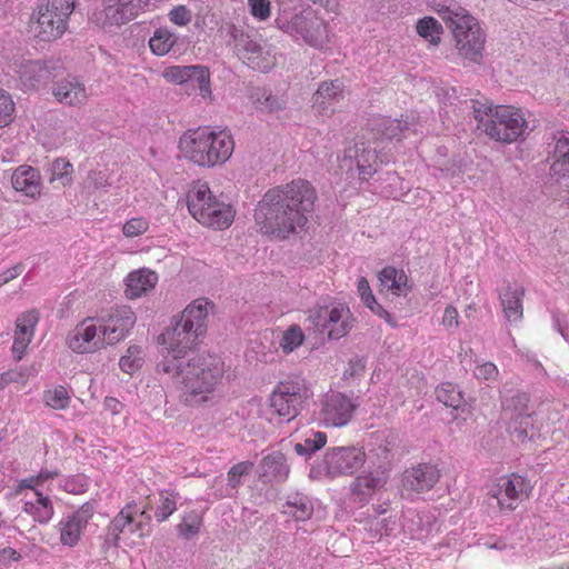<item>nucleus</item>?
Here are the masks:
<instances>
[{"label": "nucleus", "mask_w": 569, "mask_h": 569, "mask_svg": "<svg viewBox=\"0 0 569 569\" xmlns=\"http://www.w3.org/2000/svg\"><path fill=\"white\" fill-rule=\"evenodd\" d=\"M357 292L361 299V302L370 309L375 315L385 318L386 320L390 319V315L386 311L376 300L375 295L372 293L369 281L365 277H360L357 281Z\"/></svg>", "instance_id": "79ce46f5"}, {"label": "nucleus", "mask_w": 569, "mask_h": 569, "mask_svg": "<svg viewBox=\"0 0 569 569\" xmlns=\"http://www.w3.org/2000/svg\"><path fill=\"white\" fill-rule=\"evenodd\" d=\"M375 128L377 133L380 134V139L387 140H401L409 138L417 133V123L413 117L406 116L401 119H387L379 118L375 121Z\"/></svg>", "instance_id": "bb28decb"}, {"label": "nucleus", "mask_w": 569, "mask_h": 569, "mask_svg": "<svg viewBox=\"0 0 569 569\" xmlns=\"http://www.w3.org/2000/svg\"><path fill=\"white\" fill-rule=\"evenodd\" d=\"M343 100L341 83L336 81H325L320 83L313 94L312 107L320 116L330 117Z\"/></svg>", "instance_id": "393cba45"}, {"label": "nucleus", "mask_w": 569, "mask_h": 569, "mask_svg": "<svg viewBox=\"0 0 569 569\" xmlns=\"http://www.w3.org/2000/svg\"><path fill=\"white\" fill-rule=\"evenodd\" d=\"M390 478V467H378L358 475L350 485L353 500L361 506L367 505L371 498L383 490Z\"/></svg>", "instance_id": "f3484780"}, {"label": "nucleus", "mask_w": 569, "mask_h": 569, "mask_svg": "<svg viewBox=\"0 0 569 569\" xmlns=\"http://www.w3.org/2000/svg\"><path fill=\"white\" fill-rule=\"evenodd\" d=\"M73 166L64 158H57L51 163L50 181H58L61 186H70L73 181Z\"/></svg>", "instance_id": "a18cd8bd"}, {"label": "nucleus", "mask_w": 569, "mask_h": 569, "mask_svg": "<svg viewBox=\"0 0 569 569\" xmlns=\"http://www.w3.org/2000/svg\"><path fill=\"white\" fill-rule=\"evenodd\" d=\"M11 183L16 191L32 199L41 193L40 171L31 166L21 164L16 168L11 176Z\"/></svg>", "instance_id": "c85d7f7f"}, {"label": "nucleus", "mask_w": 569, "mask_h": 569, "mask_svg": "<svg viewBox=\"0 0 569 569\" xmlns=\"http://www.w3.org/2000/svg\"><path fill=\"white\" fill-rule=\"evenodd\" d=\"M258 107L266 112H277L283 108V101L267 93L266 90L261 92V94L257 93L256 99Z\"/></svg>", "instance_id": "e2e57ef3"}, {"label": "nucleus", "mask_w": 569, "mask_h": 569, "mask_svg": "<svg viewBox=\"0 0 569 569\" xmlns=\"http://www.w3.org/2000/svg\"><path fill=\"white\" fill-rule=\"evenodd\" d=\"M150 0H103V9L93 13V21L101 26H121L150 8Z\"/></svg>", "instance_id": "ddd939ff"}, {"label": "nucleus", "mask_w": 569, "mask_h": 569, "mask_svg": "<svg viewBox=\"0 0 569 569\" xmlns=\"http://www.w3.org/2000/svg\"><path fill=\"white\" fill-rule=\"evenodd\" d=\"M317 200L315 187L305 179L269 189L257 203L254 222L262 234L288 239L302 230Z\"/></svg>", "instance_id": "f257e3e1"}, {"label": "nucleus", "mask_w": 569, "mask_h": 569, "mask_svg": "<svg viewBox=\"0 0 569 569\" xmlns=\"http://www.w3.org/2000/svg\"><path fill=\"white\" fill-rule=\"evenodd\" d=\"M10 67L26 88H36L39 83L48 80L50 77L48 66L38 60L19 58L14 59Z\"/></svg>", "instance_id": "cd10ccee"}, {"label": "nucleus", "mask_w": 569, "mask_h": 569, "mask_svg": "<svg viewBox=\"0 0 569 569\" xmlns=\"http://www.w3.org/2000/svg\"><path fill=\"white\" fill-rule=\"evenodd\" d=\"M52 94L59 103L78 108L84 106L89 98L86 84L72 76L56 82Z\"/></svg>", "instance_id": "b1692460"}, {"label": "nucleus", "mask_w": 569, "mask_h": 569, "mask_svg": "<svg viewBox=\"0 0 569 569\" xmlns=\"http://www.w3.org/2000/svg\"><path fill=\"white\" fill-rule=\"evenodd\" d=\"M453 40L461 58L476 63L480 62L486 41L481 27L471 31H458V34L453 36Z\"/></svg>", "instance_id": "a878e982"}, {"label": "nucleus", "mask_w": 569, "mask_h": 569, "mask_svg": "<svg viewBox=\"0 0 569 569\" xmlns=\"http://www.w3.org/2000/svg\"><path fill=\"white\" fill-rule=\"evenodd\" d=\"M178 42V37L167 27L157 28L149 39V48L154 56H167Z\"/></svg>", "instance_id": "58836bf2"}, {"label": "nucleus", "mask_w": 569, "mask_h": 569, "mask_svg": "<svg viewBox=\"0 0 569 569\" xmlns=\"http://www.w3.org/2000/svg\"><path fill=\"white\" fill-rule=\"evenodd\" d=\"M308 320L320 332H327L330 339H340L353 327L350 309L343 305L317 307L309 311Z\"/></svg>", "instance_id": "9d476101"}, {"label": "nucleus", "mask_w": 569, "mask_h": 569, "mask_svg": "<svg viewBox=\"0 0 569 569\" xmlns=\"http://www.w3.org/2000/svg\"><path fill=\"white\" fill-rule=\"evenodd\" d=\"M76 0H46L39 4L29 21V31L40 42L60 39L68 29Z\"/></svg>", "instance_id": "423d86ee"}, {"label": "nucleus", "mask_w": 569, "mask_h": 569, "mask_svg": "<svg viewBox=\"0 0 569 569\" xmlns=\"http://www.w3.org/2000/svg\"><path fill=\"white\" fill-rule=\"evenodd\" d=\"M473 113L478 128L498 142H516L527 129L525 113L513 106H480Z\"/></svg>", "instance_id": "20e7f679"}, {"label": "nucleus", "mask_w": 569, "mask_h": 569, "mask_svg": "<svg viewBox=\"0 0 569 569\" xmlns=\"http://www.w3.org/2000/svg\"><path fill=\"white\" fill-rule=\"evenodd\" d=\"M157 340L166 349L167 353L163 356V360L168 359L173 363H181V360L202 341L177 320L172 321L171 326L166 328Z\"/></svg>", "instance_id": "f8f14e48"}, {"label": "nucleus", "mask_w": 569, "mask_h": 569, "mask_svg": "<svg viewBox=\"0 0 569 569\" xmlns=\"http://www.w3.org/2000/svg\"><path fill=\"white\" fill-rule=\"evenodd\" d=\"M437 12L452 36L458 34V31H471L475 28H480L478 20L461 7H441L437 9Z\"/></svg>", "instance_id": "2f4dec72"}, {"label": "nucleus", "mask_w": 569, "mask_h": 569, "mask_svg": "<svg viewBox=\"0 0 569 569\" xmlns=\"http://www.w3.org/2000/svg\"><path fill=\"white\" fill-rule=\"evenodd\" d=\"M39 322V313L37 310H29L19 316L16 320V330L18 332H30L34 336V329Z\"/></svg>", "instance_id": "4d7b16f0"}, {"label": "nucleus", "mask_w": 569, "mask_h": 569, "mask_svg": "<svg viewBox=\"0 0 569 569\" xmlns=\"http://www.w3.org/2000/svg\"><path fill=\"white\" fill-rule=\"evenodd\" d=\"M237 50L239 57L253 70L266 72L276 64V58L270 50L249 37L239 40Z\"/></svg>", "instance_id": "5701e85b"}, {"label": "nucleus", "mask_w": 569, "mask_h": 569, "mask_svg": "<svg viewBox=\"0 0 569 569\" xmlns=\"http://www.w3.org/2000/svg\"><path fill=\"white\" fill-rule=\"evenodd\" d=\"M525 289L522 287H507L500 295L501 307L505 317L510 322H517L522 319L523 306L522 299Z\"/></svg>", "instance_id": "f704fd0d"}, {"label": "nucleus", "mask_w": 569, "mask_h": 569, "mask_svg": "<svg viewBox=\"0 0 569 569\" xmlns=\"http://www.w3.org/2000/svg\"><path fill=\"white\" fill-rule=\"evenodd\" d=\"M250 14L258 21H266L271 16L270 0H248Z\"/></svg>", "instance_id": "bf43d9fd"}, {"label": "nucleus", "mask_w": 569, "mask_h": 569, "mask_svg": "<svg viewBox=\"0 0 569 569\" xmlns=\"http://www.w3.org/2000/svg\"><path fill=\"white\" fill-rule=\"evenodd\" d=\"M442 325L448 329H456L459 327V312L456 307L448 305L443 311Z\"/></svg>", "instance_id": "69168bd1"}, {"label": "nucleus", "mask_w": 569, "mask_h": 569, "mask_svg": "<svg viewBox=\"0 0 569 569\" xmlns=\"http://www.w3.org/2000/svg\"><path fill=\"white\" fill-rule=\"evenodd\" d=\"M253 468L250 461L239 462L230 468L228 471V482L232 488H237L241 482V477L248 475Z\"/></svg>", "instance_id": "052dcab7"}, {"label": "nucleus", "mask_w": 569, "mask_h": 569, "mask_svg": "<svg viewBox=\"0 0 569 569\" xmlns=\"http://www.w3.org/2000/svg\"><path fill=\"white\" fill-rule=\"evenodd\" d=\"M355 159L359 179L362 181L371 179L381 163L376 148L370 144V138L356 143Z\"/></svg>", "instance_id": "c756f323"}, {"label": "nucleus", "mask_w": 569, "mask_h": 569, "mask_svg": "<svg viewBox=\"0 0 569 569\" xmlns=\"http://www.w3.org/2000/svg\"><path fill=\"white\" fill-rule=\"evenodd\" d=\"M150 228V222L144 217H132L122 226V234L126 238H136L144 234Z\"/></svg>", "instance_id": "864d4df0"}, {"label": "nucleus", "mask_w": 569, "mask_h": 569, "mask_svg": "<svg viewBox=\"0 0 569 569\" xmlns=\"http://www.w3.org/2000/svg\"><path fill=\"white\" fill-rule=\"evenodd\" d=\"M32 339H33V335H30V332L14 331L12 352L17 360L22 359V357Z\"/></svg>", "instance_id": "0e129e2a"}, {"label": "nucleus", "mask_w": 569, "mask_h": 569, "mask_svg": "<svg viewBox=\"0 0 569 569\" xmlns=\"http://www.w3.org/2000/svg\"><path fill=\"white\" fill-rule=\"evenodd\" d=\"M440 479V470L436 465L419 463L407 469L402 475V488L417 493L431 490Z\"/></svg>", "instance_id": "412c9836"}, {"label": "nucleus", "mask_w": 569, "mask_h": 569, "mask_svg": "<svg viewBox=\"0 0 569 569\" xmlns=\"http://www.w3.org/2000/svg\"><path fill=\"white\" fill-rule=\"evenodd\" d=\"M202 527V519L197 515L184 518L181 523L178 525V533L180 537L189 540L196 537L200 528Z\"/></svg>", "instance_id": "5fc2aeb1"}, {"label": "nucleus", "mask_w": 569, "mask_h": 569, "mask_svg": "<svg viewBox=\"0 0 569 569\" xmlns=\"http://www.w3.org/2000/svg\"><path fill=\"white\" fill-rule=\"evenodd\" d=\"M417 33L432 46H438L441 41L443 28L433 17H423L416 24Z\"/></svg>", "instance_id": "ea45409f"}, {"label": "nucleus", "mask_w": 569, "mask_h": 569, "mask_svg": "<svg viewBox=\"0 0 569 569\" xmlns=\"http://www.w3.org/2000/svg\"><path fill=\"white\" fill-rule=\"evenodd\" d=\"M42 399L43 403L53 410H64L71 401V397L63 386H56L44 390Z\"/></svg>", "instance_id": "c03bdc74"}, {"label": "nucleus", "mask_w": 569, "mask_h": 569, "mask_svg": "<svg viewBox=\"0 0 569 569\" xmlns=\"http://www.w3.org/2000/svg\"><path fill=\"white\" fill-rule=\"evenodd\" d=\"M151 509L147 503L142 509L138 508L136 501L127 503L118 515L112 519L108 527V535L113 545H118L122 536L127 533L142 538L149 531L151 516L148 511Z\"/></svg>", "instance_id": "1a4fd4ad"}, {"label": "nucleus", "mask_w": 569, "mask_h": 569, "mask_svg": "<svg viewBox=\"0 0 569 569\" xmlns=\"http://www.w3.org/2000/svg\"><path fill=\"white\" fill-rule=\"evenodd\" d=\"M211 309L212 305L207 299H196L182 310L176 320L200 339H203L207 333Z\"/></svg>", "instance_id": "4be33fe9"}, {"label": "nucleus", "mask_w": 569, "mask_h": 569, "mask_svg": "<svg viewBox=\"0 0 569 569\" xmlns=\"http://www.w3.org/2000/svg\"><path fill=\"white\" fill-rule=\"evenodd\" d=\"M380 292L387 291L392 296H407L411 290L407 273L402 269L388 266L378 273Z\"/></svg>", "instance_id": "473e14b6"}, {"label": "nucleus", "mask_w": 569, "mask_h": 569, "mask_svg": "<svg viewBox=\"0 0 569 569\" xmlns=\"http://www.w3.org/2000/svg\"><path fill=\"white\" fill-rule=\"evenodd\" d=\"M143 362L142 350L138 346H130L124 356L120 358L119 366L126 373L132 375Z\"/></svg>", "instance_id": "8fccbe9b"}, {"label": "nucleus", "mask_w": 569, "mask_h": 569, "mask_svg": "<svg viewBox=\"0 0 569 569\" xmlns=\"http://www.w3.org/2000/svg\"><path fill=\"white\" fill-rule=\"evenodd\" d=\"M124 293L128 299H138L154 289L158 274L147 268L131 271L124 280Z\"/></svg>", "instance_id": "7c9ffc66"}, {"label": "nucleus", "mask_w": 569, "mask_h": 569, "mask_svg": "<svg viewBox=\"0 0 569 569\" xmlns=\"http://www.w3.org/2000/svg\"><path fill=\"white\" fill-rule=\"evenodd\" d=\"M260 467L262 469V476L270 477L278 481L286 480L289 475V467L286 462V457L280 451H276L263 457Z\"/></svg>", "instance_id": "4c0bfd02"}, {"label": "nucleus", "mask_w": 569, "mask_h": 569, "mask_svg": "<svg viewBox=\"0 0 569 569\" xmlns=\"http://www.w3.org/2000/svg\"><path fill=\"white\" fill-rule=\"evenodd\" d=\"M59 475L60 472L58 470L41 469L38 475L19 480L14 495L20 496L26 489L38 490L37 488L39 486L44 485L49 480L56 479Z\"/></svg>", "instance_id": "37998d69"}, {"label": "nucleus", "mask_w": 569, "mask_h": 569, "mask_svg": "<svg viewBox=\"0 0 569 569\" xmlns=\"http://www.w3.org/2000/svg\"><path fill=\"white\" fill-rule=\"evenodd\" d=\"M178 495L173 491L161 490L159 492V503L156 509V519L159 522L167 520L177 509Z\"/></svg>", "instance_id": "de8ad7c7"}, {"label": "nucleus", "mask_w": 569, "mask_h": 569, "mask_svg": "<svg viewBox=\"0 0 569 569\" xmlns=\"http://www.w3.org/2000/svg\"><path fill=\"white\" fill-rule=\"evenodd\" d=\"M473 376L479 381H496L499 377V369L493 362H482L476 366Z\"/></svg>", "instance_id": "680f3d73"}, {"label": "nucleus", "mask_w": 569, "mask_h": 569, "mask_svg": "<svg viewBox=\"0 0 569 569\" xmlns=\"http://www.w3.org/2000/svg\"><path fill=\"white\" fill-rule=\"evenodd\" d=\"M158 370L178 378L180 382V401L188 407H199L210 401L221 383L226 372L224 363L214 355H198L183 366L162 360Z\"/></svg>", "instance_id": "f03ea898"}, {"label": "nucleus", "mask_w": 569, "mask_h": 569, "mask_svg": "<svg viewBox=\"0 0 569 569\" xmlns=\"http://www.w3.org/2000/svg\"><path fill=\"white\" fill-rule=\"evenodd\" d=\"M437 399L446 407L459 409L465 403L463 392L452 382H442L436 388Z\"/></svg>", "instance_id": "a19ab883"}, {"label": "nucleus", "mask_w": 569, "mask_h": 569, "mask_svg": "<svg viewBox=\"0 0 569 569\" xmlns=\"http://www.w3.org/2000/svg\"><path fill=\"white\" fill-rule=\"evenodd\" d=\"M507 431L517 441L523 442L528 438V431L532 427V416L507 419Z\"/></svg>", "instance_id": "09e8293b"}, {"label": "nucleus", "mask_w": 569, "mask_h": 569, "mask_svg": "<svg viewBox=\"0 0 569 569\" xmlns=\"http://www.w3.org/2000/svg\"><path fill=\"white\" fill-rule=\"evenodd\" d=\"M190 214L202 226L213 230L229 228L236 216L231 204L218 199L204 181H197L187 194Z\"/></svg>", "instance_id": "39448f33"}, {"label": "nucleus", "mask_w": 569, "mask_h": 569, "mask_svg": "<svg viewBox=\"0 0 569 569\" xmlns=\"http://www.w3.org/2000/svg\"><path fill=\"white\" fill-rule=\"evenodd\" d=\"M365 370H366V362L360 358H356V359H352L349 361L343 376L346 378L359 377V376L363 375Z\"/></svg>", "instance_id": "338daca9"}, {"label": "nucleus", "mask_w": 569, "mask_h": 569, "mask_svg": "<svg viewBox=\"0 0 569 569\" xmlns=\"http://www.w3.org/2000/svg\"><path fill=\"white\" fill-rule=\"evenodd\" d=\"M162 78L171 84L181 86L193 79L198 86L200 97L208 103L213 101L210 71L204 66H169L161 72Z\"/></svg>", "instance_id": "2eb2a0df"}, {"label": "nucleus", "mask_w": 569, "mask_h": 569, "mask_svg": "<svg viewBox=\"0 0 569 569\" xmlns=\"http://www.w3.org/2000/svg\"><path fill=\"white\" fill-rule=\"evenodd\" d=\"M109 186L110 181L107 170H91L84 180V187L88 190H100Z\"/></svg>", "instance_id": "13d9d810"}, {"label": "nucleus", "mask_w": 569, "mask_h": 569, "mask_svg": "<svg viewBox=\"0 0 569 569\" xmlns=\"http://www.w3.org/2000/svg\"><path fill=\"white\" fill-rule=\"evenodd\" d=\"M22 272V266L18 264L12 268H9L4 270L2 273H0V288L10 282L11 280L16 279L20 273Z\"/></svg>", "instance_id": "774afa93"}, {"label": "nucleus", "mask_w": 569, "mask_h": 569, "mask_svg": "<svg viewBox=\"0 0 569 569\" xmlns=\"http://www.w3.org/2000/svg\"><path fill=\"white\" fill-rule=\"evenodd\" d=\"M366 460L362 447H332L325 452L322 466L330 477L351 476L363 467Z\"/></svg>", "instance_id": "9b49d317"}, {"label": "nucleus", "mask_w": 569, "mask_h": 569, "mask_svg": "<svg viewBox=\"0 0 569 569\" xmlns=\"http://www.w3.org/2000/svg\"><path fill=\"white\" fill-rule=\"evenodd\" d=\"M236 142L227 129L198 127L184 131L178 140L180 156L202 169L224 164L234 151Z\"/></svg>", "instance_id": "7ed1b4c3"}, {"label": "nucleus", "mask_w": 569, "mask_h": 569, "mask_svg": "<svg viewBox=\"0 0 569 569\" xmlns=\"http://www.w3.org/2000/svg\"><path fill=\"white\" fill-rule=\"evenodd\" d=\"M313 391L303 379L279 381L268 398L271 413L287 422L300 415Z\"/></svg>", "instance_id": "0eeeda50"}, {"label": "nucleus", "mask_w": 569, "mask_h": 569, "mask_svg": "<svg viewBox=\"0 0 569 569\" xmlns=\"http://www.w3.org/2000/svg\"><path fill=\"white\" fill-rule=\"evenodd\" d=\"M356 405L341 392L327 393L321 401L319 419L326 427H343L352 418Z\"/></svg>", "instance_id": "a211bd4d"}, {"label": "nucleus", "mask_w": 569, "mask_h": 569, "mask_svg": "<svg viewBox=\"0 0 569 569\" xmlns=\"http://www.w3.org/2000/svg\"><path fill=\"white\" fill-rule=\"evenodd\" d=\"M137 321L136 313L128 306H121L112 309L110 313L102 319L101 332L107 346H114L126 339Z\"/></svg>", "instance_id": "6ab92c4d"}, {"label": "nucleus", "mask_w": 569, "mask_h": 569, "mask_svg": "<svg viewBox=\"0 0 569 569\" xmlns=\"http://www.w3.org/2000/svg\"><path fill=\"white\" fill-rule=\"evenodd\" d=\"M550 176L557 179L569 176V133L561 134L556 140Z\"/></svg>", "instance_id": "c9c22d12"}, {"label": "nucleus", "mask_w": 569, "mask_h": 569, "mask_svg": "<svg viewBox=\"0 0 569 569\" xmlns=\"http://www.w3.org/2000/svg\"><path fill=\"white\" fill-rule=\"evenodd\" d=\"M327 433L322 431H316L312 438H307L302 443H296L295 451L300 456H309L327 443Z\"/></svg>", "instance_id": "3c124183"}, {"label": "nucleus", "mask_w": 569, "mask_h": 569, "mask_svg": "<svg viewBox=\"0 0 569 569\" xmlns=\"http://www.w3.org/2000/svg\"><path fill=\"white\" fill-rule=\"evenodd\" d=\"M92 516L93 511L89 506H82L64 516L57 525L61 545L68 548L78 546Z\"/></svg>", "instance_id": "aec40b11"}, {"label": "nucleus", "mask_w": 569, "mask_h": 569, "mask_svg": "<svg viewBox=\"0 0 569 569\" xmlns=\"http://www.w3.org/2000/svg\"><path fill=\"white\" fill-rule=\"evenodd\" d=\"M303 341L305 333L302 329L297 325H292L282 332V337L279 341V348L283 353L289 355L300 347Z\"/></svg>", "instance_id": "49530a36"}, {"label": "nucleus", "mask_w": 569, "mask_h": 569, "mask_svg": "<svg viewBox=\"0 0 569 569\" xmlns=\"http://www.w3.org/2000/svg\"><path fill=\"white\" fill-rule=\"evenodd\" d=\"M22 501V510L31 516L34 521L48 523L52 519L54 515L52 501L39 490H32L30 497L26 493Z\"/></svg>", "instance_id": "72a5a7b5"}, {"label": "nucleus", "mask_w": 569, "mask_h": 569, "mask_svg": "<svg viewBox=\"0 0 569 569\" xmlns=\"http://www.w3.org/2000/svg\"><path fill=\"white\" fill-rule=\"evenodd\" d=\"M66 345L78 355L96 353L107 347L101 327L91 317L83 319L68 332Z\"/></svg>", "instance_id": "4468645a"}, {"label": "nucleus", "mask_w": 569, "mask_h": 569, "mask_svg": "<svg viewBox=\"0 0 569 569\" xmlns=\"http://www.w3.org/2000/svg\"><path fill=\"white\" fill-rule=\"evenodd\" d=\"M167 16L172 24L180 28L187 27L192 20V11L186 4L174 6Z\"/></svg>", "instance_id": "6e6d98bb"}, {"label": "nucleus", "mask_w": 569, "mask_h": 569, "mask_svg": "<svg viewBox=\"0 0 569 569\" xmlns=\"http://www.w3.org/2000/svg\"><path fill=\"white\" fill-rule=\"evenodd\" d=\"M284 31L300 36L312 47L321 48L327 41V28L323 20L311 11L295 14L286 24Z\"/></svg>", "instance_id": "dca6fc26"}, {"label": "nucleus", "mask_w": 569, "mask_h": 569, "mask_svg": "<svg viewBox=\"0 0 569 569\" xmlns=\"http://www.w3.org/2000/svg\"><path fill=\"white\" fill-rule=\"evenodd\" d=\"M533 486L527 477L511 472L498 477L489 487L488 496L496 500L501 513L515 511L532 493Z\"/></svg>", "instance_id": "6e6552de"}, {"label": "nucleus", "mask_w": 569, "mask_h": 569, "mask_svg": "<svg viewBox=\"0 0 569 569\" xmlns=\"http://www.w3.org/2000/svg\"><path fill=\"white\" fill-rule=\"evenodd\" d=\"M529 395L517 391L502 401V413L505 419L521 418L522 416H533L529 407Z\"/></svg>", "instance_id": "e433bc0d"}, {"label": "nucleus", "mask_w": 569, "mask_h": 569, "mask_svg": "<svg viewBox=\"0 0 569 569\" xmlns=\"http://www.w3.org/2000/svg\"><path fill=\"white\" fill-rule=\"evenodd\" d=\"M16 117V103L9 92L0 88V129L9 126Z\"/></svg>", "instance_id": "603ef678"}]
</instances>
